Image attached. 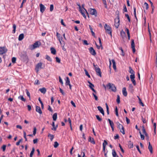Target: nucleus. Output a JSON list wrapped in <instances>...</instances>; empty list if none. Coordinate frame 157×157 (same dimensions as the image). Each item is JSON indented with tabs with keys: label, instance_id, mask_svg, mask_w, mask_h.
Wrapping results in <instances>:
<instances>
[{
	"label": "nucleus",
	"instance_id": "14",
	"mask_svg": "<svg viewBox=\"0 0 157 157\" xmlns=\"http://www.w3.org/2000/svg\"><path fill=\"white\" fill-rule=\"evenodd\" d=\"M40 11L42 13H43L45 10V8L44 7V6L42 4H40Z\"/></svg>",
	"mask_w": 157,
	"mask_h": 157
},
{
	"label": "nucleus",
	"instance_id": "1",
	"mask_svg": "<svg viewBox=\"0 0 157 157\" xmlns=\"http://www.w3.org/2000/svg\"><path fill=\"white\" fill-rule=\"evenodd\" d=\"M116 14L117 16L116 18L115 19V27L117 29L118 28L120 25V20H119V12L118 10H117L116 12Z\"/></svg>",
	"mask_w": 157,
	"mask_h": 157
},
{
	"label": "nucleus",
	"instance_id": "34",
	"mask_svg": "<svg viewBox=\"0 0 157 157\" xmlns=\"http://www.w3.org/2000/svg\"><path fill=\"white\" fill-rule=\"evenodd\" d=\"M13 33H15L16 31V26L15 24H13Z\"/></svg>",
	"mask_w": 157,
	"mask_h": 157
},
{
	"label": "nucleus",
	"instance_id": "46",
	"mask_svg": "<svg viewBox=\"0 0 157 157\" xmlns=\"http://www.w3.org/2000/svg\"><path fill=\"white\" fill-rule=\"evenodd\" d=\"M106 105V111H107V113L108 114H109V107L108 105H107V103L105 104Z\"/></svg>",
	"mask_w": 157,
	"mask_h": 157
},
{
	"label": "nucleus",
	"instance_id": "5",
	"mask_svg": "<svg viewBox=\"0 0 157 157\" xmlns=\"http://www.w3.org/2000/svg\"><path fill=\"white\" fill-rule=\"evenodd\" d=\"M7 51V49L5 47H0V55H2L6 53Z\"/></svg>",
	"mask_w": 157,
	"mask_h": 157
},
{
	"label": "nucleus",
	"instance_id": "23",
	"mask_svg": "<svg viewBox=\"0 0 157 157\" xmlns=\"http://www.w3.org/2000/svg\"><path fill=\"white\" fill-rule=\"evenodd\" d=\"M112 61L113 64V68L114 69V70H116V62H115V60H114V59H112Z\"/></svg>",
	"mask_w": 157,
	"mask_h": 157
},
{
	"label": "nucleus",
	"instance_id": "55",
	"mask_svg": "<svg viewBox=\"0 0 157 157\" xmlns=\"http://www.w3.org/2000/svg\"><path fill=\"white\" fill-rule=\"evenodd\" d=\"M56 61L57 62L59 63H60V59L59 58L56 57Z\"/></svg>",
	"mask_w": 157,
	"mask_h": 157
},
{
	"label": "nucleus",
	"instance_id": "31",
	"mask_svg": "<svg viewBox=\"0 0 157 157\" xmlns=\"http://www.w3.org/2000/svg\"><path fill=\"white\" fill-rule=\"evenodd\" d=\"M18 98L23 101L25 102L26 101V99L24 98L23 96H20L18 97Z\"/></svg>",
	"mask_w": 157,
	"mask_h": 157
},
{
	"label": "nucleus",
	"instance_id": "25",
	"mask_svg": "<svg viewBox=\"0 0 157 157\" xmlns=\"http://www.w3.org/2000/svg\"><path fill=\"white\" fill-rule=\"evenodd\" d=\"M51 53L54 55H55L56 53V49L53 48L52 47L51 48Z\"/></svg>",
	"mask_w": 157,
	"mask_h": 157
},
{
	"label": "nucleus",
	"instance_id": "52",
	"mask_svg": "<svg viewBox=\"0 0 157 157\" xmlns=\"http://www.w3.org/2000/svg\"><path fill=\"white\" fill-rule=\"evenodd\" d=\"M105 145L104 143H103V151L104 153L105 152Z\"/></svg>",
	"mask_w": 157,
	"mask_h": 157
},
{
	"label": "nucleus",
	"instance_id": "32",
	"mask_svg": "<svg viewBox=\"0 0 157 157\" xmlns=\"http://www.w3.org/2000/svg\"><path fill=\"white\" fill-rule=\"evenodd\" d=\"M117 124L118 126L117 128H119L120 129H121V128H122V127H123V125L122 124H120V123L118 122H117Z\"/></svg>",
	"mask_w": 157,
	"mask_h": 157
},
{
	"label": "nucleus",
	"instance_id": "9",
	"mask_svg": "<svg viewBox=\"0 0 157 157\" xmlns=\"http://www.w3.org/2000/svg\"><path fill=\"white\" fill-rule=\"evenodd\" d=\"M130 78L131 79V81L132 82L133 85L134 86H135L136 85V83L134 78H135V75H130Z\"/></svg>",
	"mask_w": 157,
	"mask_h": 157
},
{
	"label": "nucleus",
	"instance_id": "3",
	"mask_svg": "<svg viewBox=\"0 0 157 157\" xmlns=\"http://www.w3.org/2000/svg\"><path fill=\"white\" fill-rule=\"evenodd\" d=\"M104 29L106 32L109 34L111 36H112V28L110 26L107 24H105L104 25Z\"/></svg>",
	"mask_w": 157,
	"mask_h": 157
},
{
	"label": "nucleus",
	"instance_id": "10",
	"mask_svg": "<svg viewBox=\"0 0 157 157\" xmlns=\"http://www.w3.org/2000/svg\"><path fill=\"white\" fill-rule=\"evenodd\" d=\"M120 35L122 37L123 40L125 37H126V36L125 33L123 30V29L121 30L120 32Z\"/></svg>",
	"mask_w": 157,
	"mask_h": 157
},
{
	"label": "nucleus",
	"instance_id": "27",
	"mask_svg": "<svg viewBox=\"0 0 157 157\" xmlns=\"http://www.w3.org/2000/svg\"><path fill=\"white\" fill-rule=\"evenodd\" d=\"M112 154L113 157H117L118 156L114 149L112 150Z\"/></svg>",
	"mask_w": 157,
	"mask_h": 157
},
{
	"label": "nucleus",
	"instance_id": "21",
	"mask_svg": "<svg viewBox=\"0 0 157 157\" xmlns=\"http://www.w3.org/2000/svg\"><path fill=\"white\" fill-rule=\"evenodd\" d=\"M42 63H38L36 66V68L38 69L42 68Z\"/></svg>",
	"mask_w": 157,
	"mask_h": 157
},
{
	"label": "nucleus",
	"instance_id": "2",
	"mask_svg": "<svg viewBox=\"0 0 157 157\" xmlns=\"http://www.w3.org/2000/svg\"><path fill=\"white\" fill-rule=\"evenodd\" d=\"M106 87L109 89H110L112 91L116 92L117 91V88L115 85L110 83H108L106 85Z\"/></svg>",
	"mask_w": 157,
	"mask_h": 157
},
{
	"label": "nucleus",
	"instance_id": "50",
	"mask_svg": "<svg viewBox=\"0 0 157 157\" xmlns=\"http://www.w3.org/2000/svg\"><path fill=\"white\" fill-rule=\"evenodd\" d=\"M34 84H36L37 85H39L40 84V82L38 80L36 79L35 81Z\"/></svg>",
	"mask_w": 157,
	"mask_h": 157
},
{
	"label": "nucleus",
	"instance_id": "56",
	"mask_svg": "<svg viewBox=\"0 0 157 157\" xmlns=\"http://www.w3.org/2000/svg\"><path fill=\"white\" fill-rule=\"evenodd\" d=\"M98 40H99V43L100 45V46H101V48L102 49L103 48V47H102V43H101V38L100 37H99L98 38Z\"/></svg>",
	"mask_w": 157,
	"mask_h": 157
},
{
	"label": "nucleus",
	"instance_id": "49",
	"mask_svg": "<svg viewBox=\"0 0 157 157\" xmlns=\"http://www.w3.org/2000/svg\"><path fill=\"white\" fill-rule=\"evenodd\" d=\"M92 94L93 95L94 97V98L95 99L96 101H98V97L96 95V94H95L94 93H93Z\"/></svg>",
	"mask_w": 157,
	"mask_h": 157
},
{
	"label": "nucleus",
	"instance_id": "36",
	"mask_svg": "<svg viewBox=\"0 0 157 157\" xmlns=\"http://www.w3.org/2000/svg\"><path fill=\"white\" fill-rule=\"evenodd\" d=\"M52 126L53 127L52 128V130H54L55 131H56V128H55V125L54 122H52Z\"/></svg>",
	"mask_w": 157,
	"mask_h": 157
},
{
	"label": "nucleus",
	"instance_id": "15",
	"mask_svg": "<svg viewBox=\"0 0 157 157\" xmlns=\"http://www.w3.org/2000/svg\"><path fill=\"white\" fill-rule=\"evenodd\" d=\"M97 108L100 112L104 116V112L103 108L100 106H98Z\"/></svg>",
	"mask_w": 157,
	"mask_h": 157
},
{
	"label": "nucleus",
	"instance_id": "13",
	"mask_svg": "<svg viewBox=\"0 0 157 157\" xmlns=\"http://www.w3.org/2000/svg\"><path fill=\"white\" fill-rule=\"evenodd\" d=\"M36 112H38L40 114H42V112L40 107L38 106H36Z\"/></svg>",
	"mask_w": 157,
	"mask_h": 157
},
{
	"label": "nucleus",
	"instance_id": "20",
	"mask_svg": "<svg viewBox=\"0 0 157 157\" xmlns=\"http://www.w3.org/2000/svg\"><path fill=\"white\" fill-rule=\"evenodd\" d=\"M129 72L131 74V75H135V72L131 67H129Z\"/></svg>",
	"mask_w": 157,
	"mask_h": 157
},
{
	"label": "nucleus",
	"instance_id": "17",
	"mask_svg": "<svg viewBox=\"0 0 157 157\" xmlns=\"http://www.w3.org/2000/svg\"><path fill=\"white\" fill-rule=\"evenodd\" d=\"M122 93L123 95L125 96H127V92L125 87H123L122 89Z\"/></svg>",
	"mask_w": 157,
	"mask_h": 157
},
{
	"label": "nucleus",
	"instance_id": "11",
	"mask_svg": "<svg viewBox=\"0 0 157 157\" xmlns=\"http://www.w3.org/2000/svg\"><path fill=\"white\" fill-rule=\"evenodd\" d=\"M108 121H109V124L112 128V131H114V124L113 122L110 119H108Z\"/></svg>",
	"mask_w": 157,
	"mask_h": 157
},
{
	"label": "nucleus",
	"instance_id": "60",
	"mask_svg": "<svg viewBox=\"0 0 157 157\" xmlns=\"http://www.w3.org/2000/svg\"><path fill=\"white\" fill-rule=\"evenodd\" d=\"M6 145H3L2 147V150L3 151H4L6 150Z\"/></svg>",
	"mask_w": 157,
	"mask_h": 157
},
{
	"label": "nucleus",
	"instance_id": "63",
	"mask_svg": "<svg viewBox=\"0 0 157 157\" xmlns=\"http://www.w3.org/2000/svg\"><path fill=\"white\" fill-rule=\"evenodd\" d=\"M59 82L62 85H63V82L61 77L60 76H59Z\"/></svg>",
	"mask_w": 157,
	"mask_h": 157
},
{
	"label": "nucleus",
	"instance_id": "29",
	"mask_svg": "<svg viewBox=\"0 0 157 157\" xmlns=\"http://www.w3.org/2000/svg\"><path fill=\"white\" fill-rule=\"evenodd\" d=\"M70 84V81L69 80V78L68 77H67L66 78V81L65 83V85L66 86L68 85H69Z\"/></svg>",
	"mask_w": 157,
	"mask_h": 157
},
{
	"label": "nucleus",
	"instance_id": "6",
	"mask_svg": "<svg viewBox=\"0 0 157 157\" xmlns=\"http://www.w3.org/2000/svg\"><path fill=\"white\" fill-rule=\"evenodd\" d=\"M90 10L91 14L94 15L95 17L97 16V12L95 9L90 8Z\"/></svg>",
	"mask_w": 157,
	"mask_h": 157
},
{
	"label": "nucleus",
	"instance_id": "43",
	"mask_svg": "<svg viewBox=\"0 0 157 157\" xmlns=\"http://www.w3.org/2000/svg\"><path fill=\"white\" fill-rule=\"evenodd\" d=\"M46 59L48 61H52V60L50 58V57L48 56V55H46Z\"/></svg>",
	"mask_w": 157,
	"mask_h": 157
},
{
	"label": "nucleus",
	"instance_id": "33",
	"mask_svg": "<svg viewBox=\"0 0 157 157\" xmlns=\"http://www.w3.org/2000/svg\"><path fill=\"white\" fill-rule=\"evenodd\" d=\"M131 48L135 47L134 40L133 39L131 40Z\"/></svg>",
	"mask_w": 157,
	"mask_h": 157
},
{
	"label": "nucleus",
	"instance_id": "19",
	"mask_svg": "<svg viewBox=\"0 0 157 157\" xmlns=\"http://www.w3.org/2000/svg\"><path fill=\"white\" fill-rule=\"evenodd\" d=\"M39 90L40 91L41 93L44 94L46 92V89L44 87H43L40 89Z\"/></svg>",
	"mask_w": 157,
	"mask_h": 157
},
{
	"label": "nucleus",
	"instance_id": "64",
	"mask_svg": "<svg viewBox=\"0 0 157 157\" xmlns=\"http://www.w3.org/2000/svg\"><path fill=\"white\" fill-rule=\"evenodd\" d=\"M144 5L145 6L146 9L147 10L149 7L148 4L145 2L144 3Z\"/></svg>",
	"mask_w": 157,
	"mask_h": 157
},
{
	"label": "nucleus",
	"instance_id": "7",
	"mask_svg": "<svg viewBox=\"0 0 157 157\" xmlns=\"http://www.w3.org/2000/svg\"><path fill=\"white\" fill-rule=\"evenodd\" d=\"M95 71L96 72L97 75L101 77V72L99 67L95 68Z\"/></svg>",
	"mask_w": 157,
	"mask_h": 157
},
{
	"label": "nucleus",
	"instance_id": "35",
	"mask_svg": "<svg viewBox=\"0 0 157 157\" xmlns=\"http://www.w3.org/2000/svg\"><path fill=\"white\" fill-rule=\"evenodd\" d=\"M133 9H134V16H135V18L137 21V17L136 16V7H134Z\"/></svg>",
	"mask_w": 157,
	"mask_h": 157
},
{
	"label": "nucleus",
	"instance_id": "51",
	"mask_svg": "<svg viewBox=\"0 0 157 157\" xmlns=\"http://www.w3.org/2000/svg\"><path fill=\"white\" fill-rule=\"evenodd\" d=\"M54 8V6L53 4H51L50 5V11L52 12V11L53 10Z\"/></svg>",
	"mask_w": 157,
	"mask_h": 157
},
{
	"label": "nucleus",
	"instance_id": "24",
	"mask_svg": "<svg viewBox=\"0 0 157 157\" xmlns=\"http://www.w3.org/2000/svg\"><path fill=\"white\" fill-rule=\"evenodd\" d=\"M24 37V34L23 33L20 34L18 37V40L19 41L21 40Z\"/></svg>",
	"mask_w": 157,
	"mask_h": 157
},
{
	"label": "nucleus",
	"instance_id": "48",
	"mask_svg": "<svg viewBox=\"0 0 157 157\" xmlns=\"http://www.w3.org/2000/svg\"><path fill=\"white\" fill-rule=\"evenodd\" d=\"M25 90H26V94H27V96L29 97V99H30V94L28 90L27 89H26Z\"/></svg>",
	"mask_w": 157,
	"mask_h": 157
},
{
	"label": "nucleus",
	"instance_id": "42",
	"mask_svg": "<svg viewBox=\"0 0 157 157\" xmlns=\"http://www.w3.org/2000/svg\"><path fill=\"white\" fill-rule=\"evenodd\" d=\"M142 130L143 133L144 134V135H145V134H146L147 133L145 129V128L144 127V126H142Z\"/></svg>",
	"mask_w": 157,
	"mask_h": 157
},
{
	"label": "nucleus",
	"instance_id": "62",
	"mask_svg": "<svg viewBox=\"0 0 157 157\" xmlns=\"http://www.w3.org/2000/svg\"><path fill=\"white\" fill-rule=\"evenodd\" d=\"M123 8H124V9H123L124 11L125 12H127L128 11H127V8H126V5L125 4H124V5Z\"/></svg>",
	"mask_w": 157,
	"mask_h": 157
},
{
	"label": "nucleus",
	"instance_id": "47",
	"mask_svg": "<svg viewBox=\"0 0 157 157\" xmlns=\"http://www.w3.org/2000/svg\"><path fill=\"white\" fill-rule=\"evenodd\" d=\"M139 100L140 104L142 106H144V104L142 102L140 98H139Z\"/></svg>",
	"mask_w": 157,
	"mask_h": 157
},
{
	"label": "nucleus",
	"instance_id": "30",
	"mask_svg": "<svg viewBox=\"0 0 157 157\" xmlns=\"http://www.w3.org/2000/svg\"><path fill=\"white\" fill-rule=\"evenodd\" d=\"M48 137H50V139L51 141H52L54 138V136L53 135L49 133L48 135Z\"/></svg>",
	"mask_w": 157,
	"mask_h": 157
},
{
	"label": "nucleus",
	"instance_id": "28",
	"mask_svg": "<svg viewBox=\"0 0 157 157\" xmlns=\"http://www.w3.org/2000/svg\"><path fill=\"white\" fill-rule=\"evenodd\" d=\"M52 118L54 121H56L57 118V114L56 113H55L53 114Z\"/></svg>",
	"mask_w": 157,
	"mask_h": 157
},
{
	"label": "nucleus",
	"instance_id": "8",
	"mask_svg": "<svg viewBox=\"0 0 157 157\" xmlns=\"http://www.w3.org/2000/svg\"><path fill=\"white\" fill-rule=\"evenodd\" d=\"M90 52L93 56H95L96 54V52L92 47H91L89 48Z\"/></svg>",
	"mask_w": 157,
	"mask_h": 157
},
{
	"label": "nucleus",
	"instance_id": "16",
	"mask_svg": "<svg viewBox=\"0 0 157 157\" xmlns=\"http://www.w3.org/2000/svg\"><path fill=\"white\" fill-rule=\"evenodd\" d=\"M88 141L94 144H95V142L94 140V138H92L90 136H89V137Z\"/></svg>",
	"mask_w": 157,
	"mask_h": 157
},
{
	"label": "nucleus",
	"instance_id": "41",
	"mask_svg": "<svg viewBox=\"0 0 157 157\" xmlns=\"http://www.w3.org/2000/svg\"><path fill=\"white\" fill-rule=\"evenodd\" d=\"M96 117L97 118V119L99 121H102V119L98 115H96Z\"/></svg>",
	"mask_w": 157,
	"mask_h": 157
},
{
	"label": "nucleus",
	"instance_id": "57",
	"mask_svg": "<svg viewBox=\"0 0 157 157\" xmlns=\"http://www.w3.org/2000/svg\"><path fill=\"white\" fill-rule=\"evenodd\" d=\"M125 16L127 18L128 21L130 22L131 21L130 18L129 17V16L128 14H125Z\"/></svg>",
	"mask_w": 157,
	"mask_h": 157
},
{
	"label": "nucleus",
	"instance_id": "58",
	"mask_svg": "<svg viewBox=\"0 0 157 157\" xmlns=\"http://www.w3.org/2000/svg\"><path fill=\"white\" fill-rule=\"evenodd\" d=\"M36 127H34L33 128V135L34 136H35L36 134Z\"/></svg>",
	"mask_w": 157,
	"mask_h": 157
},
{
	"label": "nucleus",
	"instance_id": "26",
	"mask_svg": "<svg viewBox=\"0 0 157 157\" xmlns=\"http://www.w3.org/2000/svg\"><path fill=\"white\" fill-rule=\"evenodd\" d=\"M35 148L34 147H33L32 148V150L30 152L29 156L30 157H33V155L34 151H35Z\"/></svg>",
	"mask_w": 157,
	"mask_h": 157
},
{
	"label": "nucleus",
	"instance_id": "40",
	"mask_svg": "<svg viewBox=\"0 0 157 157\" xmlns=\"http://www.w3.org/2000/svg\"><path fill=\"white\" fill-rule=\"evenodd\" d=\"M117 104H119L120 103V97L119 95L117 96Z\"/></svg>",
	"mask_w": 157,
	"mask_h": 157
},
{
	"label": "nucleus",
	"instance_id": "22",
	"mask_svg": "<svg viewBox=\"0 0 157 157\" xmlns=\"http://www.w3.org/2000/svg\"><path fill=\"white\" fill-rule=\"evenodd\" d=\"M133 87L132 84H130L129 86V91L132 93L134 91Z\"/></svg>",
	"mask_w": 157,
	"mask_h": 157
},
{
	"label": "nucleus",
	"instance_id": "39",
	"mask_svg": "<svg viewBox=\"0 0 157 157\" xmlns=\"http://www.w3.org/2000/svg\"><path fill=\"white\" fill-rule=\"evenodd\" d=\"M59 145V144L57 141H55L54 143V147L55 148H57Z\"/></svg>",
	"mask_w": 157,
	"mask_h": 157
},
{
	"label": "nucleus",
	"instance_id": "4",
	"mask_svg": "<svg viewBox=\"0 0 157 157\" xmlns=\"http://www.w3.org/2000/svg\"><path fill=\"white\" fill-rule=\"evenodd\" d=\"M40 45V43L38 41L35 42L33 44L31 45L30 46V48L31 50H33L35 48L38 47Z\"/></svg>",
	"mask_w": 157,
	"mask_h": 157
},
{
	"label": "nucleus",
	"instance_id": "38",
	"mask_svg": "<svg viewBox=\"0 0 157 157\" xmlns=\"http://www.w3.org/2000/svg\"><path fill=\"white\" fill-rule=\"evenodd\" d=\"M102 2L105 5V8L107 9V2L106 0H102Z\"/></svg>",
	"mask_w": 157,
	"mask_h": 157
},
{
	"label": "nucleus",
	"instance_id": "53",
	"mask_svg": "<svg viewBox=\"0 0 157 157\" xmlns=\"http://www.w3.org/2000/svg\"><path fill=\"white\" fill-rule=\"evenodd\" d=\"M16 58L15 57H13L12 58V63H15L16 62Z\"/></svg>",
	"mask_w": 157,
	"mask_h": 157
},
{
	"label": "nucleus",
	"instance_id": "45",
	"mask_svg": "<svg viewBox=\"0 0 157 157\" xmlns=\"http://www.w3.org/2000/svg\"><path fill=\"white\" fill-rule=\"evenodd\" d=\"M115 113H116V115L117 117H118L119 115H118V113L117 107V106H116V108L115 109Z\"/></svg>",
	"mask_w": 157,
	"mask_h": 157
},
{
	"label": "nucleus",
	"instance_id": "44",
	"mask_svg": "<svg viewBox=\"0 0 157 157\" xmlns=\"http://www.w3.org/2000/svg\"><path fill=\"white\" fill-rule=\"evenodd\" d=\"M84 71L86 75L89 78H90V75L88 73L86 69H84Z\"/></svg>",
	"mask_w": 157,
	"mask_h": 157
},
{
	"label": "nucleus",
	"instance_id": "12",
	"mask_svg": "<svg viewBox=\"0 0 157 157\" xmlns=\"http://www.w3.org/2000/svg\"><path fill=\"white\" fill-rule=\"evenodd\" d=\"M56 36L58 38L60 43L61 44V41L62 40L63 38L61 36V35L58 32L56 33Z\"/></svg>",
	"mask_w": 157,
	"mask_h": 157
},
{
	"label": "nucleus",
	"instance_id": "61",
	"mask_svg": "<svg viewBox=\"0 0 157 157\" xmlns=\"http://www.w3.org/2000/svg\"><path fill=\"white\" fill-rule=\"evenodd\" d=\"M81 154H83V155L82 157H81V156L79 155L78 154V157H85V153L84 152H82Z\"/></svg>",
	"mask_w": 157,
	"mask_h": 157
},
{
	"label": "nucleus",
	"instance_id": "54",
	"mask_svg": "<svg viewBox=\"0 0 157 157\" xmlns=\"http://www.w3.org/2000/svg\"><path fill=\"white\" fill-rule=\"evenodd\" d=\"M59 91H60V92L63 95H65V93L63 91V90L60 88H59Z\"/></svg>",
	"mask_w": 157,
	"mask_h": 157
},
{
	"label": "nucleus",
	"instance_id": "59",
	"mask_svg": "<svg viewBox=\"0 0 157 157\" xmlns=\"http://www.w3.org/2000/svg\"><path fill=\"white\" fill-rule=\"evenodd\" d=\"M89 86V87L90 88V89L91 90V89L93 88V87H94V85H93L91 83H90Z\"/></svg>",
	"mask_w": 157,
	"mask_h": 157
},
{
	"label": "nucleus",
	"instance_id": "18",
	"mask_svg": "<svg viewBox=\"0 0 157 157\" xmlns=\"http://www.w3.org/2000/svg\"><path fill=\"white\" fill-rule=\"evenodd\" d=\"M148 149L149 150L150 153H153V148L151 145V144L150 142H149V145L148 147Z\"/></svg>",
	"mask_w": 157,
	"mask_h": 157
},
{
	"label": "nucleus",
	"instance_id": "37",
	"mask_svg": "<svg viewBox=\"0 0 157 157\" xmlns=\"http://www.w3.org/2000/svg\"><path fill=\"white\" fill-rule=\"evenodd\" d=\"M120 132H121L124 135L125 134L124 129V127H122V128H121Z\"/></svg>",
	"mask_w": 157,
	"mask_h": 157
}]
</instances>
